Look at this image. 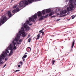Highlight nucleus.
Masks as SVG:
<instances>
[{
	"label": "nucleus",
	"mask_w": 76,
	"mask_h": 76,
	"mask_svg": "<svg viewBox=\"0 0 76 76\" xmlns=\"http://www.w3.org/2000/svg\"><path fill=\"white\" fill-rule=\"evenodd\" d=\"M19 34H16V37L14 40L11 42L12 44H10L6 49L5 50V51L3 52L2 53L0 56L1 58H3V60H5V61L7 60V56H8L7 53H9V50H11L10 53L9 54L8 56H10L12 55V54L13 53V50L16 49V47L15 46V45L17 44H20V42H22V39L20 38V35L22 36L23 37H25L26 35V34H25V31L24 28L22 27L21 28V30L19 32Z\"/></svg>",
	"instance_id": "nucleus-1"
},
{
	"label": "nucleus",
	"mask_w": 76,
	"mask_h": 76,
	"mask_svg": "<svg viewBox=\"0 0 76 76\" xmlns=\"http://www.w3.org/2000/svg\"><path fill=\"white\" fill-rule=\"evenodd\" d=\"M38 0H25L20 2L19 5H16L13 7V8H16V10H14L12 11L13 13H15L16 12H19V9L18 7H22L23 6H24L25 5H28L29 3H32L34 1H37Z\"/></svg>",
	"instance_id": "nucleus-2"
},
{
	"label": "nucleus",
	"mask_w": 76,
	"mask_h": 76,
	"mask_svg": "<svg viewBox=\"0 0 76 76\" xmlns=\"http://www.w3.org/2000/svg\"><path fill=\"white\" fill-rule=\"evenodd\" d=\"M37 16L38 17L42 16V13L40 11L37 12V14H35L34 15L32 16L31 18H30L29 20L30 21H33V22H35L36 19L37 18Z\"/></svg>",
	"instance_id": "nucleus-3"
},
{
	"label": "nucleus",
	"mask_w": 76,
	"mask_h": 76,
	"mask_svg": "<svg viewBox=\"0 0 76 76\" xmlns=\"http://www.w3.org/2000/svg\"><path fill=\"white\" fill-rule=\"evenodd\" d=\"M29 23H30V21L28 20H27L24 24H22V26L24 27L26 31H28L30 29V28L28 26V24H29Z\"/></svg>",
	"instance_id": "nucleus-4"
},
{
	"label": "nucleus",
	"mask_w": 76,
	"mask_h": 76,
	"mask_svg": "<svg viewBox=\"0 0 76 76\" xmlns=\"http://www.w3.org/2000/svg\"><path fill=\"white\" fill-rule=\"evenodd\" d=\"M7 19L6 17H3L2 16L0 20V25H1V23H4L6 22Z\"/></svg>",
	"instance_id": "nucleus-5"
},
{
	"label": "nucleus",
	"mask_w": 76,
	"mask_h": 76,
	"mask_svg": "<svg viewBox=\"0 0 76 76\" xmlns=\"http://www.w3.org/2000/svg\"><path fill=\"white\" fill-rule=\"evenodd\" d=\"M73 4L71 3L69 4V7L67 8V10L68 11H70L74 8V6L73 5Z\"/></svg>",
	"instance_id": "nucleus-6"
},
{
	"label": "nucleus",
	"mask_w": 76,
	"mask_h": 76,
	"mask_svg": "<svg viewBox=\"0 0 76 76\" xmlns=\"http://www.w3.org/2000/svg\"><path fill=\"white\" fill-rule=\"evenodd\" d=\"M67 12V11H66V10H61L60 12V14L61 15H64V14H66V13Z\"/></svg>",
	"instance_id": "nucleus-7"
},
{
	"label": "nucleus",
	"mask_w": 76,
	"mask_h": 76,
	"mask_svg": "<svg viewBox=\"0 0 76 76\" xmlns=\"http://www.w3.org/2000/svg\"><path fill=\"white\" fill-rule=\"evenodd\" d=\"M48 15H46V16H41V17H40L39 19V20H42V19H43V18H47V17H48Z\"/></svg>",
	"instance_id": "nucleus-8"
},
{
	"label": "nucleus",
	"mask_w": 76,
	"mask_h": 76,
	"mask_svg": "<svg viewBox=\"0 0 76 76\" xmlns=\"http://www.w3.org/2000/svg\"><path fill=\"white\" fill-rule=\"evenodd\" d=\"M45 10L46 12L47 13H50V12L51 11V9H47Z\"/></svg>",
	"instance_id": "nucleus-9"
},
{
	"label": "nucleus",
	"mask_w": 76,
	"mask_h": 76,
	"mask_svg": "<svg viewBox=\"0 0 76 76\" xmlns=\"http://www.w3.org/2000/svg\"><path fill=\"white\" fill-rule=\"evenodd\" d=\"M8 15L10 17H11L12 16V14H11V12H10V11H8Z\"/></svg>",
	"instance_id": "nucleus-10"
},
{
	"label": "nucleus",
	"mask_w": 76,
	"mask_h": 76,
	"mask_svg": "<svg viewBox=\"0 0 76 76\" xmlns=\"http://www.w3.org/2000/svg\"><path fill=\"white\" fill-rule=\"evenodd\" d=\"M54 11H53V10H52L50 12V13H49V15L51 16V15H53L54 14Z\"/></svg>",
	"instance_id": "nucleus-11"
},
{
	"label": "nucleus",
	"mask_w": 76,
	"mask_h": 76,
	"mask_svg": "<svg viewBox=\"0 0 76 76\" xmlns=\"http://www.w3.org/2000/svg\"><path fill=\"white\" fill-rule=\"evenodd\" d=\"M74 44H75V40H74L73 41V43L72 44V46H71V48H73V46H74Z\"/></svg>",
	"instance_id": "nucleus-12"
},
{
	"label": "nucleus",
	"mask_w": 76,
	"mask_h": 76,
	"mask_svg": "<svg viewBox=\"0 0 76 76\" xmlns=\"http://www.w3.org/2000/svg\"><path fill=\"white\" fill-rule=\"evenodd\" d=\"M45 12H46V10H43L42 11V13L43 15H44L45 13Z\"/></svg>",
	"instance_id": "nucleus-13"
},
{
	"label": "nucleus",
	"mask_w": 76,
	"mask_h": 76,
	"mask_svg": "<svg viewBox=\"0 0 76 76\" xmlns=\"http://www.w3.org/2000/svg\"><path fill=\"white\" fill-rule=\"evenodd\" d=\"M26 57H27V55H24V56H23L22 57L23 59V58H26Z\"/></svg>",
	"instance_id": "nucleus-14"
},
{
	"label": "nucleus",
	"mask_w": 76,
	"mask_h": 76,
	"mask_svg": "<svg viewBox=\"0 0 76 76\" xmlns=\"http://www.w3.org/2000/svg\"><path fill=\"white\" fill-rule=\"evenodd\" d=\"M28 49L29 51H30L31 50V48L29 47H28Z\"/></svg>",
	"instance_id": "nucleus-15"
},
{
	"label": "nucleus",
	"mask_w": 76,
	"mask_h": 76,
	"mask_svg": "<svg viewBox=\"0 0 76 76\" xmlns=\"http://www.w3.org/2000/svg\"><path fill=\"white\" fill-rule=\"evenodd\" d=\"M55 61H54V60L52 62V64L53 65L54 64Z\"/></svg>",
	"instance_id": "nucleus-16"
},
{
	"label": "nucleus",
	"mask_w": 76,
	"mask_h": 76,
	"mask_svg": "<svg viewBox=\"0 0 76 76\" xmlns=\"http://www.w3.org/2000/svg\"><path fill=\"white\" fill-rule=\"evenodd\" d=\"M28 41L29 42H31V38L29 39Z\"/></svg>",
	"instance_id": "nucleus-17"
},
{
	"label": "nucleus",
	"mask_w": 76,
	"mask_h": 76,
	"mask_svg": "<svg viewBox=\"0 0 76 76\" xmlns=\"http://www.w3.org/2000/svg\"><path fill=\"white\" fill-rule=\"evenodd\" d=\"M19 71H20V70H16V71H15L14 72H19Z\"/></svg>",
	"instance_id": "nucleus-18"
},
{
	"label": "nucleus",
	"mask_w": 76,
	"mask_h": 76,
	"mask_svg": "<svg viewBox=\"0 0 76 76\" xmlns=\"http://www.w3.org/2000/svg\"><path fill=\"white\" fill-rule=\"evenodd\" d=\"M37 37H40V35H39V34H38L37 35Z\"/></svg>",
	"instance_id": "nucleus-19"
},
{
	"label": "nucleus",
	"mask_w": 76,
	"mask_h": 76,
	"mask_svg": "<svg viewBox=\"0 0 76 76\" xmlns=\"http://www.w3.org/2000/svg\"><path fill=\"white\" fill-rule=\"evenodd\" d=\"M20 64H23L22 62H20Z\"/></svg>",
	"instance_id": "nucleus-20"
},
{
	"label": "nucleus",
	"mask_w": 76,
	"mask_h": 76,
	"mask_svg": "<svg viewBox=\"0 0 76 76\" xmlns=\"http://www.w3.org/2000/svg\"><path fill=\"white\" fill-rule=\"evenodd\" d=\"M6 64L4 65V66L3 67V68H4V67H6Z\"/></svg>",
	"instance_id": "nucleus-21"
},
{
	"label": "nucleus",
	"mask_w": 76,
	"mask_h": 76,
	"mask_svg": "<svg viewBox=\"0 0 76 76\" xmlns=\"http://www.w3.org/2000/svg\"><path fill=\"white\" fill-rule=\"evenodd\" d=\"M18 67H20V65H18Z\"/></svg>",
	"instance_id": "nucleus-22"
},
{
	"label": "nucleus",
	"mask_w": 76,
	"mask_h": 76,
	"mask_svg": "<svg viewBox=\"0 0 76 76\" xmlns=\"http://www.w3.org/2000/svg\"><path fill=\"white\" fill-rule=\"evenodd\" d=\"M42 35H43L44 32L43 31H42Z\"/></svg>",
	"instance_id": "nucleus-23"
},
{
	"label": "nucleus",
	"mask_w": 76,
	"mask_h": 76,
	"mask_svg": "<svg viewBox=\"0 0 76 76\" xmlns=\"http://www.w3.org/2000/svg\"><path fill=\"white\" fill-rule=\"evenodd\" d=\"M32 25V23H31V24H29V26H31V25Z\"/></svg>",
	"instance_id": "nucleus-24"
},
{
	"label": "nucleus",
	"mask_w": 76,
	"mask_h": 76,
	"mask_svg": "<svg viewBox=\"0 0 76 76\" xmlns=\"http://www.w3.org/2000/svg\"><path fill=\"white\" fill-rule=\"evenodd\" d=\"M30 36H31L30 35H28V38H29V37H30Z\"/></svg>",
	"instance_id": "nucleus-25"
},
{
	"label": "nucleus",
	"mask_w": 76,
	"mask_h": 76,
	"mask_svg": "<svg viewBox=\"0 0 76 76\" xmlns=\"http://www.w3.org/2000/svg\"><path fill=\"white\" fill-rule=\"evenodd\" d=\"M75 18V17H73L72 18V19H73Z\"/></svg>",
	"instance_id": "nucleus-26"
},
{
	"label": "nucleus",
	"mask_w": 76,
	"mask_h": 76,
	"mask_svg": "<svg viewBox=\"0 0 76 76\" xmlns=\"http://www.w3.org/2000/svg\"><path fill=\"white\" fill-rule=\"evenodd\" d=\"M42 30H41L40 31H39V32H41L42 31Z\"/></svg>",
	"instance_id": "nucleus-27"
},
{
	"label": "nucleus",
	"mask_w": 76,
	"mask_h": 76,
	"mask_svg": "<svg viewBox=\"0 0 76 76\" xmlns=\"http://www.w3.org/2000/svg\"><path fill=\"white\" fill-rule=\"evenodd\" d=\"M60 20V19H58V20H57L58 21H59V20Z\"/></svg>",
	"instance_id": "nucleus-28"
},
{
	"label": "nucleus",
	"mask_w": 76,
	"mask_h": 76,
	"mask_svg": "<svg viewBox=\"0 0 76 76\" xmlns=\"http://www.w3.org/2000/svg\"><path fill=\"white\" fill-rule=\"evenodd\" d=\"M39 37H38L37 38V39H39Z\"/></svg>",
	"instance_id": "nucleus-29"
},
{
	"label": "nucleus",
	"mask_w": 76,
	"mask_h": 76,
	"mask_svg": "<svg viewBox=\"0 0 76 76\" xmlns=\"http://www.w3.org/2000/svg\"><path fill=\"white\" fill-rule=\"evenodd\" d=\"M57 10H58H58H59L58 9H56V11Z\"/></svg>",
	"instance_id": "nucleus-30"
},
{
	"label": "nucleus",
	"mask_w": 76,
	"mask_h": 76,
	"mask_svg": "<svg viewBox=\"0 0 76 76\" xmlns=\"http://www.w3.org/2000/svg\"><path fill=\"white\" fill-rule=\"evenodd\" d=\"M74 4H75V5H76V3H74Z\"/></svg>",
	"instance_id": "nucleus-31"
},
{
	"label": "nucleus",
	"mask_w": 76,
	"mask_h": 76,
	"mask_svg": "<svg viewBox=\"0 0 76 76\" xmlns=\"http://www.w3.org/2000/svg\"><path fill=\"white\" fill-rule=\"evenodd\" d=\"M23 61H25V59H23Z\"/></svg>",
	"instance_id": "nucleus-32"
},
{
	"label": "nucleus",
	"mask_w": 76,
	"mask_h": 76,
	"mask_svg": "<svg viewBox=\"0 0 76 76\" xmlns=\"http://www.w3.org/2000/svg\"><path fill=\"white\" fill-rule=\"evenodd\" d=\"M25 54H27V53H25Z\"/></svg>",
	"instance_id": "nucleus-33"
},
{
	"label": "nucleus",
	"mask_w": 76,
	"mask_h": 76,
	"mask_svg": "<svg viewBox=\"0 0 76 76\" xmlns=\"http://www.w3.org/2000/svg\"><path fill=\"white\" fill-rule=\"evenodd\" d=\"M58 15H59V14H58Z\"/></svg>",
	"instance_id": "nucleus-34"
},
{
	"label": "nucleus",
	"mask_w": 76,
	"mask_h": 76,
	"mask_svg": "<svg viewBox=\"0 0 76 76\" xmlns=\"http://www.w3.org/2000/svg\"><path fill=\"white\" fill-rule=\"evenodd\" d=\"M37 1H38V0H37Z\"/></svg>",
	"instance_id": "nucleus-35"
}]
</instances>
